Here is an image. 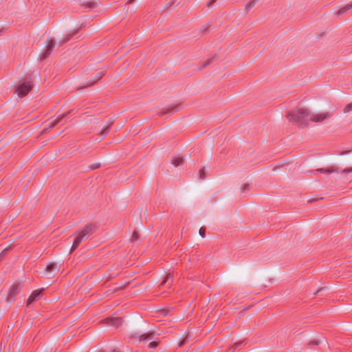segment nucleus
<instances>
[{
	"label": "nucleus",
	"instance_id": "obj_1",
	"mask_svg": "<svg viewBox=\"0 0 352 352\" xmlns=\"http://www.w3.org/2000/svg\"><path fill=\"white\" fill-rule=\"evenodd\" d=\"M308 114H311V111L307 109L300 108L296 111L288 113L287 117L289 121L300 125L307 126L309 121H311L310 116Z\"/></svg>",
	"mask_w": 352,
	"mask_h": 352
},
{
	"label": "nucleus",
	"instance_id": "obj_2",
	"mask_svg": "<svg viewBox=\"0 0 352 352\" xmlns=\"http://www.w3.org/2000/svg\"><path fill=\"white\" fill-rule=\"evenodd\" d=\"M96 227L94 225L87 226L75 238L70 251H74L85 239H87L95 230Z\"/></svg>",
	"mask_w": 352,
	"mask_h": 352
},
{
	"label": "nucleus",
	"instance_id": "obj_3",
	"mask_svg": "<svg viewBox=\"0 0 352 352\" xmlns=\"http://www.w3.org/2000/svg\"><path fill=\"white\" fill-rule=\"evenodd\" d=\"M33 85L30 79H27L24 82H20L17 85L15 92L19 98L26 96L32 89Z\"/></svg>",
	"mask_w": 352,
	"mask_h": 352
},
{
	"label": "nucleus",
	"instance_id": "obj_4",
	"mask_svg": "<svg viewBox=\"0 0 352 352\" xmlns=\"http://www.w3.org/2000/svg\"><path fill=\"white\" fill-rule=\"evenodd\" d=\"M315 171L319 172L321 173H324V174H327V175H329L332 173H346L352 172V168L341 169L340 167L333 166H330V167H327V168H318Z\"/></svg>",
	"mask_w": 352,
	"mask_h": 352
},
{
	"label": "nucleus",
	"instance_id": "obj_5",
	"mask_svg": "<svg viewBox=\"0 0 352 352\" xmlns=\"http://www.w3.org/2000/svg\"><path fill=\"white\" fill-rule=\"evenodd\" d=\"M56 44V43L54 39H52V38L47 39V44L45 46V50L42 53L41 58H40L41 60H45L47 57H49V56L52 54L53 50L54 49Z\"/></svg>",
	"mask_w": 352,
	"mask_h": 352
},
{
	"label": "nucleus",
	"instance_id": "obj_6",
	"mask_svg": "<svg viewBox=\"0 0 352 352\" xmlns=\"http://www.w3.org/2000/svg\"><path fill=\"white\" fill-rule=\"evenodd\" d=\"M308 116H311V121L314 122H322L326 120L329 119L331 117V113L324 112L320 113H314L311 111V114H308Z\"/></svg>",
	"mask_w": 352,
	"mask_h": 352
},
{
	"label": "nucleus",
	"instance_id": "obj_7",
	"mask_svg": "<svg viewBox=\"0 0 352 352\" xmlns=\"http://www.w3.org/2000/svg\"><path fill=\"white\" fill-rule=\"evenodd\" d=\"M22 284L20 283H14L10 288L8 300L12 301L15 299L16 296L20 293L22 289Z\"/></svg>",
	"mask_w": 352,
	"mask_h": 352
},
{
	"label": "nucleus",
	"instance_id": "obj_8",
	"mask_svg": "<svg viewBox=\"0 0 352 352\" xmlns=\"http://www.w3.org/2000/svg\"><path fill=\"white\" fill-rule=\"evenodd\" d=\"M103 321L105 324L118 327L121 325L122 319L120 317H109L105 318Z\"/></svg>",
	"mask_w": 352,
	"mask_h": 352
},
{
	"label": "nucleus",
	"instance_id": "obj_9",
	"mask_svg": "<svg viewBox=\"0 0 352 352\" xmlns=\"http://www.w3.org/2000/svg\"><path fill=\"white\" fill-rule=\"evenodd\" d=\"M154 336H155L154 332H148V333H144V334H138V333L135 334V337L136 338H138L140 341H144V342H146L148 340H152L154 338Z\"/></svg>",
	"mask_w": 352,
	"mask_h": 352
},
{
	"label": "nucleus",
	"instance_id": "obj_10",
	"mask_svg": "<svg viewBox=\"0 0 352 352\" xmlns=\"http://www.w3.org/2000/svg\"><path fill=\"white\" fill-rule=\"evenodd\" d=\"M41 293H42V290L34 291L31 294V295L29 296V298L27 300L28 305H30V304L32 303L33 302L36 301L38 299H40V298L41 296Z\"/></svg>",
	"mask_w": 352,
	"mask_h": 352
},
{
	"label": "nucleus",
	"instance_id": "obj_11",
	"mask_svg": "<svg viewBox=\"0 0 352 352\" xmlns=\"http://www.w3.org/2000/svg\"><path fill=\"white\" fill-rule=\"evenodd\" d=\"M178 109H179V105L178 104H175L174 106H171V107H169L163 108L158 113V114L160 116H163V115H165V114L168 113L175 112V111H178Z\"/></svg>",
	"mask_w": 352,
	"mask_h": 352
},
{
	"label": "nucleus",
	"instance_id": "obj_12",
	"mask_svg": "<svg viewBox=\"0 0 352 352\" xmlns=\"http://www.w3.org/2000/svg\"><path fill=\"white\" fill-rule=\"evenodd\" d=\"M102 78V74L101 73H98L94 80H91V81H88L86 84L83 85H80L78 89H83V88H85V87H91L92 85H94L97 81H98L100 78Z\"/></svg>",
	"mask_w": 352,
	"mask_h": 352
},
{
	"label": "nucleus",
	"instance_id": "obj_13",
	"mask_svg": "<svg viewBox=\"0 0 352 352\" xmlns=\"http://www.w3.org/2000/svg\"><path fill=\"white\" fill-rule=\"evenodd\" d=\"M69 113V112H67V113H63L60 116H58L54 120L50 122L49 124H48V128L49 129H52L53 128L54 126H55L58 123H59L62 119L63 118H65L67 114Z\"/></svg>",
	"mask_w": 352,
	"mask_h": 352
},
{
	"label": "nucleus",
	"instance_id": "obj_14",
	"mask_svg": "<svg viewBox=\"0 0 352 352\" xmlns=\"http://www.w3.org/2000/svg\"><path fill=\"white\" fill-rule=\"evenodd\" d=\"M173 283V276L167 274L164 280L161 283L160 287L167 285L168 287H170Z\"/></svg>",
	"mask_w": 352,
	"mask_h": 352
},
{
	"label": "nucleus",
	"instance_id": "obj_15",
	"mask_svg": "<svg viewBox=\"0 0 352 352\" xmlns=\"http://www.w3.org/2000/svg\"><path fill=\"white\" fill-rule=\"evenodd\" d=\"M57 269V265L55 263H50L45 267V273L47 275L55 271Z\"/></svg>",
	"mask_w": 352,
	"mask_h": 352
},
{
	"label": "nucleus",
	"instance_id": "obj_16",
	"mask_svg": "<svg viewBox=\"0 0 352 352\" xmlns=\"http://www.w3.org/2000/svg\"><path fill=\"white\" fill-rule=\"evenodd\" d=\"M260 0H250L249 1L247 4L245 6V10L246 12L250 11L257 2H258Z\"/></svg>",
	"mask_w": 352,
	"mask_h": 352
},
{
	"label": "nucleus",
	"instance_id": "obj_17",
	"mask_svg": "<svg viewBox=\"0 0 352 352\" xmlns=\"http://www.w3.org/2000/svg\"><path fill=\"white\" fill-rule=\"evenodd\" d=\"M183 162L184 158L182 157H177L172 160V164L176 167L183 164Z\"/></svg>",
	"mask_w": 352,
	"mask_h": 352
},
{
	"label": "nucleus",
	"instance_id": "obj_18",
	"mask_svg": "<svg viewBox=\"0 0 352 352\" xmlns=\"http://www.w3.org/2000/svg\"><path fill=\"white\" fill-rule=\"evenodd\" d=\"M74 32L69 33L67 35H65V36L63 38V40H61L60 41V45H62L64 43H65L66 42H67L68 41H69L72 38V37L74 36Z\"/></svg>",
	"mask_w": 352,
	"mask_h": 352
},
{
	"label": "nucleus",
	"instance_id": "obj_19",
	"mask_svg": "<svg viewBox=\"0 0 352 352\" xmlns=\"http://www.w3.org/2000/svg\"><path fill=\"white\" fill-rule=\"evenodd\" d=\"M352 8V5L349 4V5H346V6L343 7L342 8L340 9L338 12H337V14L338 15H340L342 14H343L344 12H345L346 10L351 9Z\"/></svg>",
	"mask_w": 352,
	"mask_h": 352
},
{
	"label": "nucleus",
	"instance_id": "obj_20",
	"mask_svg": "<svg viewBox=\"0 0 352 352\" xmlns=\"http://www.w3.org/2000/svg\"><path fill=\"white\" fill-rule=\"evenodd\" d=\"M251 185L250 184H244L241 186V189L243 192H248L250 190Z\"/></svg>",
	"mask_w": 352,
	"mask_h": 352
},
{
	"label": "nucleus",
	"instance_id": "obj_21",
	"mask_svg": "<svg viewBox=\"0 0 352 352\" xmlns=\"http://www.w3.org/2000/svg\"><path fill=\"white\" fill-rule=\"evenodd\" d=\"M139 239V233L137 231H134L131 237V241L134 242Z\"/></svg>",
	"mask_w": 352,
	"mask_h": 352
},
{
	"label": "nucleus",
	"instance_id": "obj_22",
	"mask_svg": "<svg viewBox=\"0 0 352 352\" xmlns=\"http://www.w3.org/2000/svg\"><path fill=\"white\" fill-rule=\"evenodd\" d=\"M206 178L204 168H201L199 171V179H204Z\"/></svg>",
	"mask_w": 352,
	"mask_h": 352
},
{
	"label": "nucleus",
	"instance_id": "obj_23",
	"mask_svg": "<svg viewBox=\"0 0 352 352\" xmlns=\"http://www.w3.org/2000/svg\"><path fill=\"white\" fill-rule=\"evenodd\" d=\"M109 126L110 125L107 126V127L104 128L100 132V134L101 135H106L109 133Z\"/></svg>",
	"mask_w": 352,
	"mask_h": 352
},
{
	"label": "nucleus",
	"instance_id": "obj_24",
	"mask_svg": "<svg viewBox=\"0 0 352 352\" xmlns=\"http://www.w3.org/2000/svg\"><path fill=\"white\" fill-rule=\"evenodd\" d=\"M351 111H352V102L351 103H349V104H347L344 109V113H349Z\"/></svg>",
	"mask_w": 352,
	"mask_h": 352
},
{
	"label": "nucleus",
	"instance_id": "obj_25",
	"mask_svg": "<svg viewBox=\"0 0 352 352\" xmlns=\"http://www.w3.org/2000/svg\"><path fill=\"white\" fill-rule=\"evenodd\" d=\"M212 59H213V58H209V59H208L206 61H205V62L202 64V65H201V69H204V68H205L206 67H207L208 65H210V64L212 63Z\"/></svg>",
	"mask_w": 352,
	"mask_h": 352
},
{
	"label": "nucleus",
	"instance_id": "obj_26",
	"mask_svg": "<svg viewBox=\"0 0 352 352\" xmlns=\"http://www.w3.org/2000/svg\"><path fill=\"white\" fill-rule=\"evenodd\" d=\"M320 344V342L319 340H314L312 341H311L309 343V346L311 347L312 346H316V345H318Z\"/></svg>",
	"mask_w": 352,
	"mask_h": 352
},
{
	"label": "nucleus",
	"instance_id": "obj_27",
	"mask_svg": "<svg viewBox=\"0 0 352 352\" xmlns=\"http://www.w3.org/2000/svg\"><path fill=\"white\" fill-rule=\"evenodd\" d=\"M243 344V342L242 341H239V342H236L233 346H232V351H234L235 349H236L240 345H241Z\"/></svg>",
	"mask_w": 352,
	"mask_h": 352
},
{
	"label": "nucleus",
	"instance_id": "obj_28",
	"mask_svg": "<svg viewBox=\"0 0 352 352\" xmlns=\"http://www.w3.org/2000/svg\"><path fill=\"white\" fill-rule=\"evenodd\" d=\"M205 232H206V228L201 227L200 229H199V233L200 234V236L202 237V238H204L205 237Z\"/></svg>",
	"mask_w": 352,
	"mask_h": 352
},
{
	"label": "nucleus",
	"instance_id": "obj_29",
	"mask_svg": "<svg viewBox=\"0 0 352 352\" xmlns=\"http://www.w3.org/2000/svg\"><path fill=\"white\" fill-rule=\"evenodd\" d=\"M96 3L94 2H89L86 4V6L89 8H96Z\"/></svg>",
	"mask_w": 352,
	"mask_h": 352
},
{
	"label": "nucleus",
	"instance_id": "obj_30",
	"mask_svg": "<svg viewBox=\"0 0 352 352\" xmlns=\"http://www.w3.org/2000/svg\"><path fill=\"white\" fill-rule=\"evenodd\" d=\"M157 346V342H151L148 344V347L151 348V349H154Z\"/></svg>",
	"mask_w": 352,
	"mask_h": 352
},
{
	"label": "nucleus",
	"instance_id": "obj_31",
	"mask_svg": "<svg viewBox=\"0 0 352 352\" xmlns=\"http://www.w3.org/2000/svg\"><path fill=\"white\" fill-rule=\"evenodd\" d=\"M100 167V164H93V165H91L90 166V168L94 170V169H96Z\"/></svg>",
	"mask_w": 352,
	"mask_h": 352
},
{
	"label": "nucleus",
	"instance_id": "obj_32",
	"mask_svg": "<svg viewBox=\"0 0 352 352\" xmlns=\"http://www.w3.org/2000/svg\"><path fill=\"white\" fill-rule=\"evenodd\" d=\"M187 340H188V336H186V338H184L179 344V346H182L183 344H184L186 342H187Z\"/></svg>",
	"mask_w": 352,
	"mask_h": 352
},
{
	"label": "nucleus",
	"instance_id": "obj_33",
	"mask_svg": "<svg viewBox=\"0 0 352 352\" xmlns=\"http://www.w3.org/2000/svg\"><path fill=\"white\" fill-rule=\"evenodd\" d=\"M8 251L7 248L4 249L2 252L0 254V256H3L6 254V253Z\"/></svg>",
	"mask_w": 352,
	"mask_h": 352
},
{
	"label": "nucleus",
	"instance_id": "obj_34",
	"mask_svg": "<svg viewBox=\"0 0 352 352\" xmlns=\"http://www.w3.org/2000/svg\"><path fill=\"white\" fill-rule=\"evenodd\" d=\"M215 2V0H211L209 2L207 3V6H210L212 5Z\"/></svg>",
	"mask_w": 352,
	"mask_h": 352
},
{
	"label": "nucleus",
	"instance_id": "obj_35",
	"mask_svg": "<svg viewBox=\"0 0 352 352\" xmlns=\"http://www.w3.org/2000/svg\"><path fill=\"white\" fill-rule=\"evenodd\" d=\"M320 199V198H316V199H314L309 200L308 201H309V202H312V201H316V200H318V199Z\"/></svg>",
	"mask_w": 352,
	"mask_h": 352
},
{
	"label": "nucleus",
	"instance_id": "obj_36",
	"mask_svg": "<svg viewBox=\"0 0 352 352\" xmlns=\"http://www.w3.org/2000/svg\"><path fill=\"white\" fill-rule=\"evenodd\" d=\"M111 352H120V351L118 350V349H114Z\"/></svg>",
	"mask_w": 352,
	"mask_h": 352
},
{
	"label": "nucleus",
	"instance_id": "obj_37",
	"mask_svg": "<svg viewBox=\"0 0 352 352\" xmlns=\"http://www.w3.org/2000/svg\"><path fill=\"white\" fill-rule=\"evenodd\" d=\"M134 0H129V1L127 2V3H131L132 2H133Z\"/></svg>",
	"mask_w": 352,
	"mask_h": 352
},
{
	"label": "nucleus",
	"instance_id": "obj_38",
	"mask_svg": "<svg viewBox=\"0 0 352 352\" xmlns=\"http://www.w3.org/2000/svg\"><path fill=\"white\" fill-rule=\"evenodd\" d=\"M47 130V129H44L43 132H45Z\"/></svg>",
	"mask_w": 352,
	"mask_h": 352
}]
</instances>
